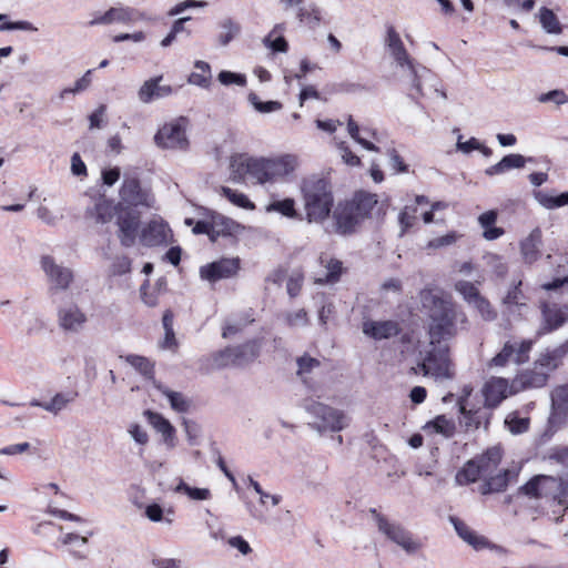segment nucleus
<instances>
[{
    "mask_svg": "<svg viewBox=\"0 0 568 568\" xmlns=\"http://www.w3.org/2000/svg\"><path fill=\"white\" fill-rule=\"evenodd\" d=\"M537 100L540 103L552 102L556 105H562V104L568 103V95L565 93L564 90L555 89V90H550L546 93L539 94Z\"/></svg>",
    "mask_w": 568,
    "mask_h": 568,
    "instance_id": "61",
    "label": "nucleus"
},
{
    "mask_svg": "<svg viewBox=\"0 0 568 568\" xmlns=\"http://www.w3.org/2000/svg\"><path fill=\"white\" fill-rule=\"evenodd\" d=\"M304 275L301 271H294L287 280L286 291L290 297H296L302 290Z\"/></svg>",
    "mask_w": 568,
    "mask_h": 568,
    "instance_id": "64",
    "label": "nucleus"
},
{
    "mask_svg": "<svg viewBox=\"0 0 568 568\" xmlns=\"http://www.w3.org/2000/svg\"><path fill=\"white\" fill-rule=\"evenodd\" d=\"M285 30L284 23H277L274 26L272 31L263 39V43L266 48H268L272 52L285 53L288 50V43L286 39L282 36V32Z\"/></svg>",
    "mask_w": 568,
    "mask_h": 568,
    "instance_id": "34",
    "label": "nucleus"
},
{
    "mask_svg": "<svg viewBox=\"0 0 568 568\" xmlns=\"http://www.w3.org/2000/svg\"><path fill=\"white\" fill-rule=\"evenodd\" d=\"M429 349L416 367H413L415 374L422 373L424 376H432L435 379H449L453 377L450 371L449 347L447 344L429 345Z\"/></svg>",
    "mask_w": 568,
    "mask_h": 568,
    "instance_id": "6",
    "label": "nucleus"
},
{
    "mask_svg": "<svg viewBox=\"0 0 568 568\" xmlns=\"http://www.w3.org/2000/svg\"><path fill=\"white\" fill-rule=\"evenodd\" d=\"M154 386L162 395L168 398L173 410L178 413H186L190 409L191 400L187 399L182 393L171 390L162 384L155 382Z\"/></svg>",
    "mask_w": 568,
    "mask_h": 568,
    "instance_id": "35",
    "label": "nucleus"
},
{
    "mask_svg": "<svg viewBox=\"0 0 568 568\" xmlns=\"http://www.w3.org/2000/svg\"><path fill=\"white\" fill-rule=\"evenodd\" d=\"M534 197L542 207L547 210H554L568 205V192L552 195L544 191H535Z\"/></svg>",
    "mask_w": 568,
    "mask_h": 568,
    "instance_id": "39",
    "label": "nucleus"
},
{
    "mask_svg": "<svg viewBox=\"0 0 568 568\" xmlns=\"http://www.w3.org/2000/svg\"><path fill=\"white\" fill-rule=\"evenodd\" d=\"M267 211H274L283 214L287 217H296L297 213L295 210V201L291 197L280 200V201H273L268 206Z\"/></svg>",
    "mask_w": 568,
    "mask_h": 568,
    "instance_id": "56",
    "label": "nucleus"
},
{
    "mask_svg": "<svg viewBox=\"0 0 568 568\" xmlns=\"http://www.w3.org/2000/svg\"><path fill=\"white\" fill-rule=\"evenodd\" d=\"M505 425L513 435H519L529 429L530 419L520 417L517 413H511L506 417Z\"/></svg>",
    "mask_w": 568,
    "mask_h": 568,
    "instance_id": "47",
    "label": "nucleus"
},
{
    "mask_svg": "<svg viewBox=\"0 0 568 568\" xmlns=\"http://www.w3.org/2000/svg\"><path fill=\"white\" fill-rule=\"evenodd\" d=\"M110 24H130L144 19V13L131 7H112L109 9Z\"/></svg>",
    "mask_w": 568,
    "mask_h": 568,
    "instance_id": "32",
    "label": "nucleus"
},
{
    "mask_svg": "<svg viewBox=\"0 0 568 568\" xmlns=\"http://www.w3.org/2000/svg\"><path fill=\"white\" fill-rule=\"evenodd\" d=\"M217 79L223 85H232V84H236L239 87L246 85V77L243 73H235L232 71L223 70L219 73Z\"/></svg>",
    "mask_w": 568,
    "mask_h": 568,
    "instance_id": "62",
    "label": "nucleus"
},
{
    "mask_svg": "<svg viewBox=\"0 0 568 568\" xmlns=\"http://www.w3.org/2000/svg\"><path fill=\"white\" fill-rule=\"evenodd\" d=\"M521 280L515 282L503 298V304L511 311L513 307L526 306L527 297L521 290Z\"/></svg>",
    "mask_w": 568,
    "mask_h": 568,
    "instance_id": "43",
    "label": "nucleus"
},
{
    "mask_svg": "<svg viewBox=\"0 0 568 568\" xmlns=\"http://www.w3.org/2000/svg\"><path fill=\"white\" fill-rule=\"evenodd\" d=\"M538 367L535 366L534 369H527L520 373L515 383L520 384L521 388H540L544 387L549 378L548 371H537Z\"/></svg>",
    "mask_w": 568,
    "mask_h": 568,
    "instance_id": "28",
    "label": "nucleus"
},
{
    "mask_svg": "<svg viewBox=\"0 0 568 568\" xmlns=\"http://www.w3.org/2000/svg\"><path fill=\"white\" fill-rule=\"evenodd\" d=\"M455 290L464 297V300L473 304L477 298H479L481 295L478 291V288L468 281H458L455 284Z\"/></svg>",
    "mask_w": 568,
    "mask_h": 568,
    "instance_id": "57",
    "label": "nucleus"
},
{
    "mask_svg": "<svg viewBox=\"0 0 568 568\" xmlns=\"http://www.w3.org/2000/svg\"><path fill=\"white\" fill-rule=\"evenodd\" d=\"M174 493L185 494L192 500H207L211 498V491L209 488L191 487L183 479H180L179 484L174 488Z\"/></svg>",
    "mask_w": 568,
    "mask_h": 568,
    "instance_id": "46",
    "label": "nucleus"
},
{
    "mask_svg": "<svg viewBox=\"0 0 568 568\" xmlns=\"http://www.w3.org/2000/svg\"><path fill=\"white\" fill-rule=\"evenodd\" d=\"M347 131H348V134L352 136V139H354L364 149H366L368 151H375V152L379 151V149L373 142H371L367 139L362 138L359 135L361 129H359L358 124L354 121L352 115H349L348 120H347Z\"/></svg>",
    "mask_w": 568,
    "mask_h": 568,
    "instance_id": "54",
    "label": "nucleus"
},
{
    "mask_svg": "<svg viewBox=\"0 0 568 568\" xmlns=\"http://www.w3.org/2000/svg\"><path fill=\"white\" fill-rule=\"evenodd\" d=\"M8 14L0 13V31H12V30H21V31H30L37 32L38 28L27 20H20L16 22H10Z\"/></svg>",
    "mask_w": 568,
    "mask_h": 568,
    "instance_id": "50",
    "label": "nucleus"
},
{
    "mask_svg": "<svg viewBox=\"0 0 568 568\" xmlns=\"http://www.w3.org/2000/svg\"><path fill=\"white\" fill-rule=\"evenodd\" d=\"M526 159L521 154L511 153L505 155L498 163L487 168L485 174L488 176L500 175L513 169L524 168Z\"/></svg>",
    "mask_w": 568,
    "mask_h": 568,
    "instance_id": "27",
    "label": "nucleus"
},
{
    "mask_svg": "<svg viewBox=\"0 0 568 568\" xmlns=\"http://www.w3.org/2000/svg\"><path fill=\"white\" fill-rule=\"evenodd\" d=\"M125 362L134 367L146 379L154 381V365L146 357L130 354L125 356Z\"/></svg>",
    "mask_w": 568,
    "mask_h": 568,
    "instance_id": "45",
    "label": "nucleus"
},
{
    "mask_svg": "<svg viewBox=\"0 0 568 568\" xmlns=\"http://www.w3.org/2000/svg\"><path fill=\"white\" fill-rule=\"evenodd\" d=\"M484 477L478 468V463L473 459L468 460L464 467L457 471L455 480L458 485H468Z\"/></svg>",
    "mask_w": 568,
    "mask_h": 568,
    "instance_id": "41",
    "label": "nucleus"
},
{
    "mask_svg": "<svg viewBox=\"0 0 568 568\" xmlns=\"http://www.w3.org/2000/svg\"><path fill=\"white\" fill-rule=\"evenodd\" d=\"M449 521L454 526L456 534L459 538H462L465 542L471 546L475 550H481L484 548H494L495 546L490 545L489 540L478 535L475 530H473L466 523L459 519L456 516H449Z\"/></svg>",
    "mask_w": 568,
    "mask_h": 568,
    "instance_id": "16",
    "label": "nucleus"
},
{
    "mask_svg": "<svg viewBox=\"0 0 568 568\" xmlns=\"http://www.w3.org/2000/svg\"><path fill=\"white\" fill-rule=\"evenodd\" d=\"M547 475H537L529 479L526 484L520 487V491L530 498H550L551 489H549V483Z\"/></svg>",
    "mask_w": 568,
    "mask_h": 568,
    "instance_id": "26",
    "label": "nucleus"
},
{
    "mask_svg": "<svg viewBox=\"0 0 568 568\" xmlns=\"http://www.w3.org/2000/svg\"><path fill=\"white\" fill-rule=\"evenodd\" d=\"M239 257H222L217 261L209 263L200 267V276L202 280L215 283L220 280L230 278L240 271Z\"/></svg>",
    "mask_w": 568,
    "mask_h": 568,
    "instance_id": "12",
    "label": "nucleus"
},
{
    "mask_svg": "<svg viewBox=\"0 0 568 568\" xmlns=\"http://www.w3.org/2000/svg\"><path fill=\"white\" fill-rule=\"evenodd\" d=\"M318 263L326 272L315 277V284H334L339 281L343 273V263L339 260L331 257L328 254H321Z\"/></svg>",
    "mask_w": 568,
    "mask_h": 568,
    "instance_id": "23",
    "label": "nucleus"
},
{
    "mask_svg": "<svg viewBox=\"0 0 568 568\" xmlns=\"http://www.w3.org/2000/svg\"><path fill=\"white\" fill-rule=\"evenodd\" d=\"M222 32L219 37L221 45H227L240 32V26L232 19H225L221 22Z\"/></svg>",
    "mask_w": 568,
    "mask_h": 568,
    "instance_id": "55",
    "label": "nucleus"
},
{
    "mask_svg": "<svg viewBox=\"0 0 568 568\" xmlns=\"http://www.w3.org/2000/svg\"><path fill=\"white\" fill-rule=\"evenodd\" d=\"M268 182L276 181L291 174L296 166V158L285 154L276 159H266Z\"/></svg>",
    "mask_w": 568,
    "mask_h": 568,
    "instance_id": "22",
    "label": "nucleus"
},
{
    "mask_svg": "<svg viewBox=\"0 0 568 568\" xmlns=\"http://www.w3.org/2000/svg\"><path fill=\"white\" fill-rule=\"evenodd\" d=\"M40 263L48 278V293L52 301L55 302V297L60 292H65L70 288L74 281V272L70 267L58 264L50 255L42 256Z\"/></svg>",
    "mask_w": 568,
    "mask_h": 568,
    "instance_id": "8",
    "label": "nucleus"
},
{
    "mask_svg": "<svg viewBox=\"0 0 568 568\" xmlns=\"http://www.w3.org/2000/svg\"><path fill=\"white\" fill-rule=\"evenodd\" d=\"M212 221L215 227V240L220 236L232 235L237 227V224L233 220L222 215L213 216Z\"/></svg>",
    "mask_w": 568,
    "mask_h": 568,
    "instance_id": "49",
    "label": "nucleus"
},
{
    "mask_svg": "<svg viewBox=\"0 0 568 568\" xmlns=\"http://www.w3.org/2000/svg\"><path fill=\"white\" fill-rule=\"evenodd\" d=\"M425 429H432L436 434H440L446 438L455 434L456 427L453 420L447 419L444 415L437 416L435 419L428 422Z\"/></svg>",
    "mask_w": 568,
    "mask_h": 568,
    "instance_id": "44",
    "label": "nucleus"
},
{
    "mask_svg": "<svg viewBox=\"0 0 568 568\" xmlns=\"http://www.w3.org/2000/svg\"><path fill=\"white\" fill-rule=\"evenodd\" d=\"M92 70H88L80 79H78L73 87L64 88L60 93L59 98L64 100L69 94H77L85 91L91 84Z\"/></svg>",
    "mask_w": 568,
    "mask_h": 568,
    "instance_id": "53",
    "label": "nucleus"
},
{
    "mask_svg": "<svg viewBox=\"0 0 568 568\" xmlns=\"http://www.w3.org/2000/svg\"><path fill=\"white\" fill-rule=\"evenodd\" d=\"M538 19L546 33L560 34L562 32V26L551 9L541 7L539 9Z\"/></svg>",
    "mask_w": 568,
    "mask_h": 568,
    "instance_id": "38",
    "label": "nucleus"
},
{
    "mask_svg": "<svg viewBox=\"0 0 568 568\" xmlns=\"http://www.w3.org/2000/svg\"><path fill=\"white\" fill-rule=\"evenodd\" d=\"M57 316L59 327L67 333H80L88 322L87 314L73 302L59 305Z\"/></svg>",
    "mask_w": 568,
    "mask_h": 568,
    "instance_id": "11",
    "label": "nucleus"
},
{
    "mask_svg": "<svg viewBox=\"0 0 568 568\" xmlns=\"http://www.w3.org/2000/svg\"><path fill=\"white\" fill-rule=\"evenodd\" d=\"M222 194L234 205L245 209L253 210L255 207L254 203L250 201V199L244 194L237 191L232 190L231 187L223 186Z\"/></svg>",
    "mask_w": 568,
    "mask_h": 568,
    "instance_id": "51",
    "label": "nucleus"
},
{
    "mask_svg": "<svg viewBox=\"0 0 568 568\" xmlns=\"http://www.w3.org/2000/svg\"><path fill=\"white\" fill-rule=\"evenodd\" d=\"M256 183L268 182L267 165L265 158H253L251 161L250 176Z\"/></svg>",
    "mask_w": 568,
    "mask_h": 568,
    "instance_id": "48",
    "label": "nucleus"
},
{
    "mask_svg": "<svg viewBox=\"0 0 568 568\" xmlns=\"http://www.w3.org/2000/svg\"><path fill=\"white\" fill-rule=\"evenodd\" d=\"M549 483V489H551L550 498L557 503L558 506L562 507L565 511L568 508L566 498L568 497V474L561 477L550 476L547 478Z\"/></svg>",
    "mask_w": 568,
    "mask_h": 568,
    "instance_id": "31",
    "label": "nucleus"
},
{
    "mask_svg": "<svg viewBox=\"0 0 568 568\" xmlns=\"http://www.w3.org/2000/svg\"><path fill=\"white\" fill-rule=\"evenodd\" d=\"M169 227L162 221L153 220L142 229L140 241L143 245L152 247L165 244L169 236Z\"/></svg>",
    "mask_w": 568,
    "mask_h": 568,
    "instance_id": "18",
    "label": "nucleus"
},
{
    "mask_svg": "<svg viewBox=\"0 0 568 568\" xmlns=\"http://www.w3.org/2000/svg\"><path fill=\"white\" fill-rule=\"evenodd\" d=\"M144 416L149 424L162 435V440L168 449L176 446V430L169 419L164 418L160 413L145 410Z\"/></svg>",
    "mask_w": 568,
    "mask_h": 568,
    "instance_id": "15",
    "label": "nucleus"
},
{
    "mask_svg": "<svg viewBox=\"0 0 568 568\" xmlns=\"http://www.w3.org/2000/svg\"><path fill=\"white\" fill-rule=\"evenodd\" d=\"M491 408H488L486 405L484 407L478 408H468L460 409L459 413L463 415L464 426L468 428H479L484 426L488 427L489 419L491 416Z\"/></svg>",
    "mask_w": 568,
    "mask_h": 568,
    "instance_id": "25",
    "label": "nucleus"
},
{
    "mask_svg": "<svg viewBox=\"0 0 568 568\" xmlns=\"http://www.w3.org/2000/svg\"><path fill=\"white\" fill-rule=\"evenodd\" d=\"M140 192V183L136 179L125 180L122 184L120 194L126 202H134Z\"/></svg>",
    "mask_w": 568,
    "mask_h": 568,
    "instance_id": "60",
    "label": "nucleus"
},
{
    "mask_svg": "<svg viewBox=\"0 0 568 568\" xmlns=\"http://www.w3.org/2000/svg\"><path fill=\"white\" fill-rule=\"evenodd\" d=\"M306 412L315 418L311 424L318 432H339L348 425V417L344 412L318 402L305 404Z\"/></svg>",
    "mask_w": 568,
    "mask_h": 568,
    "instance_id": "7",
    "label": "nucleus"
},
{
    "mask_svg": "<svg viewBox=\"0 0 568 568\" xmlns=\"http://www.w3.org/2000/svg\"><path fill=\"white\" fill-rule=\"evenodd\" d=\"M301 192L308 223H323L331 214L334 195L328 180L312 175L302 181Z\"/></svg>",
    "mask_w": 568,
    "mask_h": 568,
    "instance_id": "3",
    "label": "nucleus"
},
{
    "mask_svg": "<svg viewBox=\"0 0 568 568\" xmlns=\"http://www.w3.org/2000/svg\"><path fill=\"white\" fill-rule=\"evenodd\" d=\"M363 332L365 335L381 341L397 336L400 333V328L395 321H368L363 325Z\"/></svg>",
    "mask_w": 568,
    "mask_h": 568,
    "instance_id": "19",
    "label": "nucleus"
},
{
    "mask_svg": "<svg viewBox=\"0 0 568 568\" xmlns=\"http://www.w3.org/2000/svg\"><path fill=\"white\" fill-rule=\"evenodd\" d=\"M252 156L246 154H236L231 158L230 170L231 180L235 183H243L250 176Z\"/></svg>",
    "mask_w": 568,
    "mask_h": 568,
    "instance_id": "30",
    "label": "nucleus"
},
{
    "mask_svg": "<svg viewBox=\"0 0 568 568\" xmlns=\"http://www.w3.org/2000/svg\"><path fill=\"white\" fill-rule=\"evenodd\" d=\"M369 514L374 518L378 531L399 546L407 555L414 556L423 548L422 541L414 538L413 534L402 524L389 520L376 508H369Z\"/></svg>",
    "mask_w": 568,
    "mask_h": 568,
    "instance_id": "5",
    "label": "nucleus"
},
{
    "mask_svg": "<svg viewBox=\"0 0 568 568\" xmlns=\"http://www.w3.org/2000/svg\"><path fill=\"white\" fill-rule=\"evenodd\" d=\"M532 344L534 343L531 339H524L519 344L516 343L514 363L518 365L527 363L529 359V353L532 348Z\"/></svg>",
    "mask_w": 568,
    "mask_h": 568,
    "instance_id": "63",
    "label": "nucleus"
},
{
    "mask_svg": "<svg viewBox=\"0 0 568 568\" xmlns=\"http://www.w3.org/2000/svg\"><path fill=\"white\" fill-rule=\"evenodd\" d=\"M77 397L78 393L73 390L57 393L48 404H45V410L53 415H58L61 410L65 409L69 404L73 403Z\"/></svg>",
    "mask_w": 568,
    "mask_h": 568,
    "instance_id": "42",
    "label": "nucleus"
},
{
    "mask_svg": "<svg viewBox=\"0 0 568 568\" xmlns=\"http://www.w3.org/2000/svg\"><path fill=\"white\" fill-rule=\"evenodd\" d=\"M248 102L254 106V109L260 113H270L274 111H278L282 109V103L278 101H266L262 102L257 94L251 92L247 97Z\"/></svg>",
    "mask_w": 568,
    "mask_h": 568,
    "instance_id": "58",
    "label": "nucleus"
},
{
    "mask_svg": "<svg viewBox=\"0 0 568 568\" xmlns=\"http://www.w3.org/2000/svg\"><path fill=\"white\" fill-rule=\"evenodd\" d=\"M509 475L510 471L505 469L495 476H490L481 486V494L487 495L504 491L508 486Z\"/></svg>",
    "mask_w": 568,
    "mask_h": 568,
    "instance_id": "40",
    "label": "nucleus"
},
{
    "mask_svg": "<svg viewBox=\"0 0 568 568\" xmlns=\"http://www.w3.org/2000/svg\"><path fill=\"white\" fill-rule=\"evenodd\" d=\"M508 382L501 377H495L488 381L484 388L483 395L485 405L488 408L497 407L507 397Z\"/></svg>",
    "mask_w": 568,
    "mask_h": 568,
    "instance_id": "20",
    "label": "nucleus"
},
{
    "mask_svg": "<svg viewBox=\"0 0 568 568\" xmlns=\"http://www.w3.org/2000/svg\"><path fill=\"white\" fill-rule=\"evenodd\" d=\"M296 19L301 24L307 26L310 29H315L322 21L321 9L315 4L298 7L296 11Z\"/></svg>",
    "mask_w": 568,
    "mask_h": 568,
    "instance_id": "36",
    "label": "nucleus"
},
{
    "mask_svg": "<svg viewBox=\"0 0 568 568\" xmlns=\"http://www.w3.org/2000/svg\"><path fill=\"white\" fill-rule=\"evenodd\" d=\"M417 205H405L398 214L399 237H404L418 222Z\"/></svg>",
    "mask_w": 568,
    "mask_h": 568,
    "instance_id": "37",
    "label": "nucleus"
},
{
    "mask_svg": "<svg viewBox=\"0 0 568 568\" xmlns=\"http://www.w3.org/2000/svg\"><path fill=\"white\" fill-rule=\"evenodd\" d=\"M386 45L397 64L400 68H406L408 70V75L412 81V91H414L408 95L413 100L417 101L420 97L425 95V92L423 91V82L433 78L430 70L425 67H416L413 63V60L409 58L404 43L394 27L387 28Z\"/></svg>",
    "mask_w": 568,
    "mask_h": 568,
    "instance_id": "4",
    "label": "nucleus"
},
{
    "mask_svg": "<svg viewBox=\"0 0 568 568\" xmlns=\"http://www.w3.org/2000/svg\"><path fill=\"white\" fill-rule=\"evenodd\" d=\"M541 322L538 328L539 335H545L559 329L568 320V306L558 303L542 302L540 304Z\"/></svg>",
    "mask_w": 568,
    "mask_h": 568,
    "instance_id": "10",
    "label": "nucleus"
},
{
    "mask_svg": "<svg viewBox=\"0 0 568 568\" xmlns=\"http://www.w3.org/2000/svg\"><path fill=\"white\" fill-rule=\"evenodd\" d=\"M378 205V197L367 191H357L345 201H341L333 210L335 232L339 235H351L368 219Z\"/></svg>",
    "mask_w": 568,
    "mask_h": 568,
    "instance_id": "2",
    "label": "nucleus"
},
{
    "mask_svg": "<svg viewBox=\"0 0 568 568\" xmlns=\"http://www.w3.org/2000/svg\"><path fill=\"white\" fill-rule=\"evenodd\" d=\"M542 245V231L539 226H536L527 236L519 241V252L523 262L527 265L536 263L541 257Z\"/></svg>",
    "mask_w": 568,
    "mask_h": 568,
    "instance_id": "14",
    "label": "nucleus"
},
{
    "mask_svg": "<svg viewBox=\"0 0 568 568\" xmlns=\"http://www.w3.org/2000/svg\"><path fill=\"white\" fill-rule=\"evenodd\" d=\"M163 75H158L146 80L138 91L139 100L142 103H151L156 99L169 97L173 93L171 85H160Z\"/></svg>",
    "mask_w": 568,
    "mask_h": 568,
    "instance_id": "17",
    "label": "nucleus"
},
{
    "mask_svg": "<svg viewBox=\"0 0 568 568\" xmlns=\"http://www.w3.org/2000/svg\"><path fill=\"white\" fill-rule=\"evenodd\" d=\"M115 212V207L113 203L105 199L104 196H100L92 207L87 210V215L93 219L97 223H108L112 220Z\"/></svg>",
    "mask_w": 568,
    "mask_h": 568,
    "instance_id": "29",
    "label": "nucleus"
},
{
    "mask_svg": "<svg viewBox=\"0 0 568 568\" xmlns=\"http://www.w3.org/2000/svg\"><path fill=\"white\" fill-rule=\"evenodd\" d=\"M501 449L499 447L488 448L484 454L475 457L474 460L478 463V468L484 477L490 475L499 465L501 460Z\"/></svg>",
    "mask_w": 568,
    "mask_h": 568,
    "instance_id": "33",
    "label": "nucleus"
},
{
    "mask_svg": "<svg viewBox=\"0 0 568 568\" xmlns=\"http://www.w3.org/2000/svg\"><path fill=\"white\" fill-rule=\"evenodd\" d=\"M516 343L506 342L501 351L491 359V365L505 366L509 362H514Z\"/></svg>",
    "mask_w": 568,
    "mask_h": 568,
    "instance_id": "59",
    "label": "nucleus"
},
{
    "mask_svg": "<svg viewBox=\"0 0 568 568\" xmlns=\"http://www.w3.org/2000/svg\"><path fill=\"white\" fill-rule=\"evenodd\" d=\"M211 368L221 369L227 366H233V351L232 347L214 352L211 354Z\"/></svg>",
    "mask_w": 568,
    "mask_h": 568,
    "instance_id": "52",
    "label": "nucleus"
},
{
    "mask_svg": "<svg viewBox=\"0 0 568 568\" xmlns=\"http://www.w3.org/2000/svg\"><path fill=\"white\" fill-rule=\"evenodd\" d=\"M119 226V239L123 246L130 247L134 244L140 225V213L132 207H120L116 216Z\"/></svg>",
    "mask_w": 568,
    "mask_h": 568,
    "instance_id": "13",
    "label": "nucleus"
},
{
    "mask_svg": "<svg viewBox=\"0 0 568 568\" xmlns=\"http://www.w3.org/2000/svg\"><path fill=\"white\" fill-rule=\"evenodd\" d=\"M423 306L428 308L429 316V345L446 344L457 333V323L465 325V313L457 311L453 302L436 294L433 290L420 293Z\"/></svg>",
    "mask_w": 568,
    "mask_h": 568,
    "instance_id": "1",
    "label": "nucleus"
},
{
    "mask_svg": "<svg viewBox=\"0 0 568 568\" xmlns=\"http://www.w3.org/2000/svg\"><path fill=\"white\" fill-rule=\"evenodd\" d=\"M187 119L180 116L164 123L154 135V143L161 149L181 150L189 148L186 136Z\"/></svg>",
    "mask_w": 568,
    "mask_h": 568,
    "instance_id": "9",
    "label": "nucleus"
},
{
    "mask_svg": "<svg viewBox=\"0 0 568 568\" xmlns=\"http://www.w3.org/2000/svg\"><path fill=\"white\" fill-rule=\"evenodd\" d=\"M261 342L258 339L247 341L246 343L232 347L233 366L244 367L253 363L261 353Z\"/></svg>",
    "mask_w": 568,
    "mask_h": 568,
    "instance_id": "24",
    "label": "nucleus"
},
{
    "mask_svg": "<svg viewBox=\"0 0 568 568\" xmlns=\"http://www.w3.org/2000/svg\"><path fill=\"white\" fill-rule=\"evenodd\" d=\"M568 355V338L560 345L554 348H547L540 354L538 359L535 362L536 367L554 372L561 364L564 358Z\"/></svg>",
    "mask_w": 568,
    "mask_h": 568,
    "instance_id": "21",
    "label": "nucleus"
}]
</instances>
